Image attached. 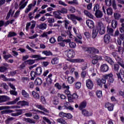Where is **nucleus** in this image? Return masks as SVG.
Returning a JSON list of instances; mask_svg holds the SVG:
<instances>
[{
  "mask_svg": "<svg viewBox=\"0 0 124 124\" xmlns=\"http://www.w3.org/2000/svg\"><path fill=\"white\" fill-rule=\"evenodd\" d=\"M41 73H42V68H41V67H38L36 68L35 72L31 71V80H34L35 76H39V75H41Z\"/></svg>",
  "mask_w": 124,
  "mask_h": 124,
  "instance_id": "1",
  "label": "nucleus"
},
{
  "mask_svg": "<svg viewBox=\"0 0 124 124\" xmlns=\"http://www.w3.org/2000/svg\"><path fill=\"white\" fill-rule=\"evenodd\" d=\"M96 30L100 34H104L105 33V26L101 22L98 23Z\"/></svg>",
  "mask_w": 124,
  "mask_h": 124,
  "instance_id": "2",
  "label": "nucleus"
},
{
  "mask_svg": "<svg viewBox=\"0 0 124 124\" xmlns=\"http://www.w3.org/2000/svg\"><path fill=\"white\" fill-rule=\"evenodd\" d=\"M112 56L114 57V58H115L119 65H120L121 67L123 68H124V62H123V60H122L121 58L118 57V54H117V52H112Z\"/></svg>",
  "mask_w": 124,
  "mask_h": 124,
  "instance_id": "3",
  "label": "nucleus"
},
{
  "mask_svg": "<svg viewBox=\"0 0 124 124\" xmlns=\"http://www.w3.org/2000/svg\"><path fill=\"white\" fill-rule=\"evenodd\" d=\"M67 18L69 20H71L74 22L75 24H76V22H75V20H77L78 21H82V18L81 17H78L74 14H70L67 15Z\"/></svg>",
  "mask_w": 124,
  "mask_h": 124,
  "instance_id": "4",
  "label": "nucleus"
},
{
  "mask_svg": "<svg viewBox=\"0 0 124 124\" xmlns=\"http://www.w3.org/2000/svg\"><path fill=\"white\" fill-rule=\"evenodd\" d=\"M65 54L69 59H72L75 57V52L73 49H68L65 51Z\"/></svg>",
  "mask_w": 124,
  "mask_h": 124,
  "instance_id": "5",
  "label": "nucleus"
},
{
  "mask_svg": "<svg viewBox=\"0 0 124 124\" xmlns=\"http://www.w3.org/2000/svg\"><path fill=\"white\" fill-rule=\"evenodd\" d=\"M117 76L118 77V79H120V80L124 83V71L123 70H120L119 73L117 74Z\"/></svg>",
  "mask_w": 124,
  "mask_h": 124,
  "instance_id": "6",
  "label": "nucleus"
},
{
  "mask_svg": "<svg viewBox=\"0 0 124 124\" xmlns=\"http://www.w3.org/2000/svg\"><path fill=\"white\" fill-rule=\"evenodd\" d=\"M81 114L85 116V117H91V116H93L92 112H89L87 109H82L81 110Z\"/></svg>",
  "mask_w": 124,
  "mask_h": 124,
  "instance_id": "7",
  "label": "nucleus"
},
{
  "mask_svg": "<svg viewBox=\"0 0 124 124\" xmlns=\"http://www.w3.org/2000/svg\"><path fill=\"white\" fill-rule=\"evenodd\" d=\"M105 108H107L108 111H113L114 109V105L112 103L107 102L105 105Z\"/></svg>",
  "mask_w": 124,
  "mask_h": 124,
  "instance_id": "8",
  "label": "nucleus"
},
{
  "mask_svg": "<svg viewBox=\"0 0 124 124\" xmlns=\"http://www.w3.org/2000/svg\"><path fill=\"white\" fill-rule=\"evenodd\" d=\"M86 87L89 90H92L93 88V82L91 79H88L86 80Z\"/></svg>",
  "mask_w": 124,
  "mask_h": 124,
  "instance_id": "9",
  "label": "nucleus"
},
{
  "mask_svg": "<svg viewBox=\"0 0 124 124\" xmlns=\"http://www.w3.org/2000/svg\"><path fill=\"white\" fill-rule=\"evenodd\" d=\"M31 59H36V61H41V60H45L46 57H42L40 55H33L30 56Z\"/></svg>",
  "mask_w": 124,
  "mask_h": 124,
  "instance_id": "10",
  "label": "nucleus"
},
{
  "mask_svg": "<svg viewBox=\"0 0 124 124\" xmlns=\"http://www.w3.org/2000/svg\"><path fill=\"white\" fill-rule=\"evenodd\" d=\"M86 24L90 29H93L94 28V23L93 20L88 19L86 21Z\"/></svg>",
  "mask_w": 124,
  "mask_h": 124,
  "instance_id": "11",
  "label": "nucleus"
},
{
  "mask_svg": "<svg viewBox=\"0 0 124 124\" xmlns=\"http://www.w3.org/2000/svg\"><path fill=\"white\" fill-rule=\"evenodd\" d=\"M26 0H22L19 4V9H24L28 4V1H25Z\"/></svg>",
  "mask_w": 124,
  "mask_h": 124,
  "instance_id": "12",
  "label": "nucleus"
},
{
  "mask_svg": "<svg viewBox=\"0 0 124 124\" xmlns=\"http://www.w3.org/2000/svg\"><path fill=\"white\" fill-rule=\"evenodd\" d=\"M100 70L102 71V72H107V71L109 70V67L108 65H107V64H104L101 65Z\"/></svg>",
  "mask_w": 124,
  "mask_h": 124,
  "instance_id": "13",
  "label": "nucleus"
},
{
  "mask_svg": "<svg viewBox=\"0 0 124 124\" xmlns=\"http://www.w3.org/2000/svg\"><path fill=\"white\" fill-rule=\"evenodd\" d=\"M106 80L103 78H102L101 79L99 78L97 80V84L98 86H99L100 87H102V85H103V84H106Z\"/></svg>",
  "mask_w": 124,
  "mask_h": 124,
  "instance_id": "14",
  "label": "nucleus"
},
{
  "mask_svg": "<svg viewBox=\"0 0 124 124\" xmlns=\"http://www.w3.org/2000/svg\"><path fill=\"white\" fill-rule=\"evenodd\" d=\"M10 98L7 96H0V103H1L2 102H5L6 101H8L9 100Z\"/></svg>",
  "mask_w": 124,
  "mask_h": 124,
  "instance_id": "15",
  "label": "nucleus"
},
{
  "mask_svg": "<svg viewBox=\"0 0 124 124\" xmlns=\"http://www.w3.org/2000/svg\"><path fill=\"white\" fill-rule=\"evenodd\" d=\"M36 107L38 108V109H40V110H42V111H44V112H45V113H49V110H47L43 106L41 105H36Z\"/></svg>",
  "mask_w": 124,
  "mask_h": 124,
  "instance_id": "16",
  "label": "nucleus"
},
{
  "mask_svg": "<svg viewBox=\"0 0 124 124\" xmlns=\"http://www.w3.org/2000/svg\"><path fill=\"white\" fill-rule=\"evenodd\" d=\"M67 61H69L70 62H84V60L80 59H67Z\"/></svg>",
  "mask_w": 124,
  "mask_h": 124,
  "instance_id": "17",
  "label": "nucleus"
},
{
  "mask_svg": "<svg viewBox=\"0 0 124 124\" xmlns=\"http://www.w3.org/2000/svg\"><path fill=\"white\" fill-rule=\"evenodd\" d=\"M17 105H20L22 107H23V106H29V102L26 101H20L17 103Z\"/></svg>",
  "mask_w": 124,
  "mask_h": 124,
  "instance_id": "18",
  "label": "nucleus"
},
{
  "mask_svg": "<svg viewBox=\"0 0 124 124\" xmlns=\"http://www.w3.org/2000/svg\"><path fill=\"white\" fill-rule=\"evenodd\" d=\"M105 60L106 62H107L109 64L111 65H113L114 64V61L112 60V59L108 56L105 57Z\"/></svg>",
  "mask_w": 124,
  "mask_h": 124,
  "instance_id": "19",
  "label": "nucleus"
},
{
  "mask_svg": "<svg viewBox=\"0 0 124 124\" xmlns=\"http://www.w3.org/2000/svg\"><path fill=\"white\" fill-rule=\"evenodd\" d=\"M16 111H17V112L16 113H11V115L12 117H18V116H20L22 114V109H16Z\"/></svg>",
  "mask_w": 124,
  "mask_h": 124,
  "instance_id": "20",
  "label": "nucleus"
},
{
  "mask_svg": "<svg viewBox=\"0 0 124 124\" xmlns=\"http://www.w3.org/2000/svg\"><path fill=\"white\" fill-rule=\"evenodd\" d=\"M89 51H90V53L92 54H93V53H94V54H98V53H99L98 49H96L94 47H90Z\"/></svg>",
  "mask_w": 124,
  "mask_h": 124,
  "instance_id": "21",
  "label": "nucleus"
},
{
  "mask_svg": "<svg viewBox=\"0 0 124 124\" xmlns=\"http://www.w3.org/2000/svg\"><path fill=\"white\" fill-rule=\"evenodd\" d=\"M84 13L87 17H89V18H90L91 19H93V16L87 10H85L84 11Z\"/></svg>",
  "mask_w": 124,
  "mask_h": 124,
  "instance_id": "22",
  "label": "nucleus"
},
{
  "mask_svg": "<svg viewBox=\"0 0 124 124\" xmlns=\"http://www.w3.org/2000/svg\"><path fill=\"white\" fill-rule=\"evenodd\" d=\"M86 106H87V102L86 101H83L80 104L79 109L82 110L83 108H86Z\"/></svg>",
  "mask_w": 124,
  "mask_h": 124,
  "instance_id": "23",
  "label": "nucleus"
},
{
  "mask_svg": "<svg viewBox=\"0 0 124 124\" xmlns=\"http://www.w3.org/2000/svg\"><path fill=\"white\" fill-rule=\"evenodd\" d=\"M53 13L55 18L56 19H62V17L60 16V13L59 12L54 11Z\"/></svg>",
  "mask_w": 124,
  "mask_h": 124,
  "instance_id": "24",
  "label": "nucleus"
},
{
  "mask_svg": "<svg viewBox=\"0 0 124 124\" xmlns=\"http://www.w3.org/2000/svg\"><path fill=\"white\" fill-rule=\"evenodd\" d=\"M104 42L107 44H108L110 42V35L108 34H106L104 36Z\"/></svg>",
  "mask_w": 124,
  "mask_h": 124,
  "instance_id": "25",
  "label": "nucleus"
},
{
  "mask_svg": "<svg viewBox=\"0 0 124 124\" xmlns=\"http://www.w3.org/2000/svg\"><path fill=\"white\" fill-rule=\"evenodd\" d=\"M35 62V60L30 59L27 60L25 62V64H29V65H31V64H33Z\"/></svg>",
  "mask_w": 124,
  "mask_h": 124,
  "instance_id": "26",
  "label": "nucleus"
},
{
  "mask_svg": "<svg viewBox=\"0 0 124 124\" xmlns=\"http://www.w3.org/2000/svg\"><path fill=\"white\" fill-rule=\"evenodd\" d=\"M19 100H20V98L18 97L16 98L14 101L7 103L6 104L7 105H13V104H16V103L17 101H19Z\"/></svg>",
  "mask_w": 124,
  "mask_h": 124,
  "instance_id": "27",
  "label": "nucleus"
},
{
  "mask_svg": "<svg viewBox=\"0 0 124 124\" xmlns=\"http://www.w3.org/2000/svg\"><path fill=\"white\" fill-rule=\"evenodd\" d=\"M35 84L37 86H40L42 84V80L39 78H37L35 80Z\"/></svg>",
  "mask_w": 124,
  "mask_h": 124,
  "instance_id": "28",
  "label": "nucleus"
},
{
  "mask_svg": "<svg viewBox=\"0 0 124 124\" xmlns=\"http://www.w3.org/2000/svg\"><path fill=\"white\" fill-rule=\"evenodd\" d=\"M98 33V30L97 29H94L92 32V38H95L97 36V34Z\"/></svg>",
  "mask_w": 124,
  "mask_h": 124,
  "instance_id": "29",
  "label": "nucleus"
},
{
  "mask_svg": "<svg viewBox=\"0 0 124 124\" xmlns=\"http://www.w3.org/2000/svg\"><path fill=\"white\" fill-rule=\"evenodd\" d=\"M68 3L69 4H72L73 5H78L79 2H78V0H73L72 1H68Z\"/></svg>",
  "mask_w": 124,
  "mask_h": 124,
  "instance_id": "30",
  "label": "nucleus"
},
{
  "mask_svg": "<svg viewBox=\"0 0 124 124\" xmlns=\"http://www.w3.org/2000/svg\"><path fill=\"white\" fill-rule=\"evenodd\" d=\"M52 76H53V75L52 74H50L48 76V78L46 79V82L48 85H51L52 84V79L51 78H52Z\"/></svg>",
  "mask_w": 124,
  "mask_h": 124,
  "instance_id": "31",
  "label": "nucleus"
},
{
  "mask_svg": "<svg viewBox=\"0 0 124 124\" xmlns=\"http://www.w3.org/2000/svg\"><path fill=\"white\" fill-rule=\"evenodd\" d=\"M24 121L26 123H29V124H35V121L31 118H24Z\"/></svg>",
  "mask_w": 124,
  "mask_h": 124,
  "instance_id": "32",
  "label": "nucleus"
},
{
  "mask_svg": "<svg viewBox=\"0 0 124 124\" xmlns=\"http://www.w3.org/2000/svg\"><path fill=\"white\" fill-rule=\"evenodd\" d=\"M95 15L97 18H101V17L103 16L102 12H101L100 11H97L95 14Z\"/></svg>",
  "mask_w": 124,
  "mask_h": 124,
  "instance_id": "33",
  "label": "nucleus"
},
{
  "mask_svg": "<svg viewBox=\"0 0 124 124\" xmlns=\"http://www.w3.org/2000/svg\"><path fill=\"white\" fill-rule=\"evenodd\" d=\"M111 26L113 29H116L118 26V22L116 20H113L111 22Z\"/></svg>",
  "mask_w": 124,
  "mask_h": 124,
  "instance_id": "34",
  "label": "nucleus"
},
{
  "mask_svg": "<svg viewBox=\"0 0 124 124\" xmlns=\"http://www.w3.org/2000/svg\"><path fill=\"white\" fill-rule=\"evenodd\" d=\"M52 64H58L59 63V58H54L51 60Z\"/></svg>",
  "mask_w": 124,
  "mask_h": 124,
  "instance_id": "35",
  "label": "nucleus"
},
{
  "mask_svg": "<svg viewBox=\"0 0 124 124\" xmlns=\"http://www.w3.org/2000/svg\"><path fill=\"white\" fill-rule=\"evenodd\" d=\"M107 13L108 15V16L112 15L113 9H112V8H111V7L108 8L107 9Z\"/></svg>",
  "mask_w": 124,
  "mask_h": 124,
  "instance_id": "36",
  "label": "nucleus"
},
{
  "mask_svg": "<svg viewBox=\"0 0 124 124\" xmlns=\"http://www.w3.org/2000/svg\"><path fill=\"white\" fill-rule=\"evenodd\" d=\"M74 81H75V79L73 77H69L68 78V82L69 84H73V83H74Z\"/></svg>",
  "mask_w": 124,
  "mask_h": 124,
  "instance_id": "37",
  "label": "nucleus"
},
{
  "mask_svg": "<svg viewBox=\"0 0 124 124\" xmlns=\"http://www.w3.org/2000/svg\"><path fill=\"white\" fill-rule=\"evenodd\" d=\"M31 7H32V4H29L25 11V13H29L31 10Z\"/></svg>",
  "mask_w": 124,
  "mask_h": 124,
  "instance_id": "38",
  "label": "nucleus"
},
{
  "mask_svg": "<svg viewBox=\"0 0 124 124\" xmlns=\"http://www.w3.org/2000/svg\"><path fill=\"white\" fill-rule=\"evenodd\" d=\"M57 122L58 123H59V124H67V123H66V121H65L64 119L62 118H59L57 119Z\"/></svg>",
  "mask_w": 124,
  "mask_h": 124,
  "instance_id": "39",
  "label": "nucleus"
},
{
  "mask_svg": "<svg viewBox=\"0 0 124 124\" xmlns=\"http://www.w3.org/2000/svg\"><path fill=\"white\" fill-rule=\"evenodd\" d=\"M32 95L34 98H36V99H39V94L38 93H36V92L33 91L32 92Z\"/></svg>",
  "mask_w": 124,
  "mask_h": 124,
  "instance_id": "40",
  "label": "nucleus"
},
{
  "mask_svg": "<svg viewBox=\"0 0 124 124\" xmlns=\"http://www.w3.org/2000/svg\"><path fill=\"white\" fill-rule=\"evenodd\" d=\"M21 93L24 97L28 98L30 96L29 93H27V92L24 90H22Z\"/></svg>",
  "mask_w": 124,
  "mask_h": 124,
  "instance_id": "41",
  "label": "nucleus"
},
{
  "mask_svg": "<svg viewBox=\"0 0 124 124\" xmlns=\"http://www.w3.org/2000/svg\"><path fill=\"white\" fill-rule=\"evenodd\" d=\"M42 54L45 55L46 56H52V52L50 51L45 50L42 52Z\"/></svg>",
  "mask_w": 124,
  "mask_h": 124,
  "instance_id": "42",
  "label": "nucleus"
},
{
  "mask_svg": "<svg viewBox=\"0 0 124 124\" xmlns=\"http://www.w3.org/2000/svg\"><path fill=\"white\" fill-rule=\"evenodd\" d=\"M104 78L105 80L107 79H110L111 78H113V74H112V73H110V74L106 75L104 76Z\"/></svg>",
  "mask_w": 124,
  "mask_h": 124,
  "instance_id": "43",
  "label": "nucleus"
},
{
  "mask_svg": "<svg viewBox=\"0 0 124 124\" xmlns=\"http://www.w3.org/2000/svg\"><path fill=\"white\" fill-rule=\"evenodd\" d=\"M39 29L40 30H45L47 28V25L45 23H43L39 26Z\"/></svg>",
  "mask_w": 124,
  "mask_h": 124,
  "instance_id": "44",
  "label": "nucleus"
},
{
  "mask_svg": "<svg viewBox=\"0 0 124 124\" xmlns=\"http://www.w3.org/2000/svg\"><path fill=\"white\" fill-rule=\"evenodd\" d=\"M96 95L98 98H101V97H102V91L97 90L96 92Z\"/></svg>",
  "mask_w": 124,
  "mask_h": 124,
  "instance_id": "45",
  "label": "nucleus"
},
{
  "mask_svg": "<svg viewBox=\"0 0 124 124\" xmlns=\"http://www.w3.org/2000/svg\"><path fill=\"white\" fill-rule=\"evenodd\" d=\"M105 2L107 6L110 7L112 5V0H105Z\"/></svg>",
  "mask_w": 124,
  "mask_h": 124,
  "instance_id": "46",
  "label": "nucleus"
},
{
  "mask_svg": "<svg viewBox=\"0 0 124 124\" xmlns=\"http://www.w3.org/2000/svg\"><path fill=\"white\" fill-rule=\"evenodd\" d=\"M82 86V83L80 82H77L75 84V88L76 89H79Z\"/></svg>",
  "mask_w": 124,
  "mask_h": 124,
  "instance_id": "47",
  "label": "nucleus"
},
{
  "mask_svg": "<svg viewBox=\"0 0 124 124\" xmlns=\"http://www.w3.org/2000/svg\"><path fill=\"white\" fill-rule=\"evenodd\" d=\"M114 17L116 20H119L121 18V15L119 13H115L114 14Z\"/></svg>",
  "mask_w": 124,
  "mask_h": 124,
  "instance_id": "48",
  "label": "nucleus"
},
{
  "mask_svg": "<svg viewBox=\"0 0 124 124\" xmlns=\"http://www.w3.org/2000/svg\"><path fill=\"white\" fill-rule=\"evenodd\" d=\"M90 72L92 73L91 76L92 77H93V76H95L96 75V74L95 73V71H94V69L93 68H91Z\"/></svg>",
  "mask_w": 124,
  "mask_h": 124,
  "instance_id": "49",
  "label": "nucleus"
},
{
  "mask_svg": "<svg viewBox=\"0 0 124 124\" xmlns=\"http://www.w3.org/2000/svg\"><path fill=\"white\" fill-rule=\"evenodd\" d=\"M112 6L115 10L117 9V4L116 3V0H112Z\"/></svg>",
  "mask_w": 124,
  "mask_h": 124,
  "instance_id": "50",
  "label": "nucleus"
},
{
  "mask_svg": "<svg viewBox=\"0 0 124 124\" xmlns=\"http://www.w3.org/2000/svg\"><path fill=\"white\" fill-rule=\"evenodd\" d=\"M108 32L110 34V35H114V30L112 28H108Z\"/></svg>",
  "mask_w": 124,
  "mask_h": 124,
  "instance_id": "51",
  "label": "nucleus"
},
{
  "mask_svg": "<svg viewBox=\"0 0 124 124\" xmlns=\"http://www.w3.org/2000/svg\"><path fill=\"white\" fill-rule=\"evenodd\" d=\"M69 46L70 48H75L76 44L73 42H71L69 43Z\"/></svg>",
  "mask_w": 124,
  "mask_h": 124,
  "instance_id": "52",
  "label": "nucleus"
},
{
  "mask_svg": "<svg viewBox=\"0 0 124 124\" xmlns=\"http://www.w3.org/2000/svg\"><path fill=\"white\" fill-rule=\"evenodd\" d=\"M69 11H70L71 13H75V12H76V9L75 7L71 6L70 7Z\"/></svg>",
  "mask_w": 124,
  "mask_h": 124,
  "instance_id": "53",
  "label": "nucleus"
},
{
  "mask_svg": "<svg viewBox=\"0 0 124 124\" xmlns=\"http://www.w3.org/2000/svg\"><path fill=\"white\" fill-rule=\"evenodd\" d=\"M17 34L15 32H10L8 35V37H12L13 36H16Z\"/></svg>",
  "mask_w": 124,
  "mask_h": 124,
  "instance_id": "54",
  "label": "nucleus"
},
{
  "mask_svg": "<svg viewBox=\"0 0 124 124\" xmlns=\"http://www.w3.org/2000/svg\"><path fill=\"white\" fill-rule=\"evenodd\" d=\"M13 112H14V110H13L12 109H7L6 110H4V111H2V114H6V113H13Z\"/></svg>",
  "mask_w": 124,
  "mask_h": 124,
  "instance_id": "55",
  "label": "nucleus"
},
{
  "mask_svg": "<svg viewBox=\"0 0 124 124\" xmlns=\"http://www.w3.org/2000/svg\"><path fill=\"white\" fill-rule=\"evenodd\" d=\"M0 87L5 89V90H8V85L6 83H3L0 84Z\"/></svg>",
  "mask_w": 124,
  "mask_h": 124,
  "instance_id": "56",
  "label": "nucleus"
},
{
  "mask_svg": "<svg viewBox=\"0 0 124 124\" xmlns=\"http://www.w3.org/2000/svg\"><path fill=\"white\" fill-rule=\"evenodd\" d=\"M93 57L98 62L102 60V57L101 56L95 55Z\"/></svg>",
  "mask_w": 124,
  "mask_h": 124,
  "instance_id": "57",
  "label": "nucleus"
},
{
  "mask_svg": "<svg viewBox=\"0 0 124 124\" xmlns=\"http://www.w3.org/2000/svg\"><path fill=\"white\" fill-rule=\"evenodd\" d=\"M57 46L58 47H64L65 46V43L64 42H59L57 44Z\"/></svg>",
  "mask_w": 124,
  "mask_h": 124,
  "instance_id": "58",
  "label": "nucleus"
},
{
  "mask_svg": "<svg viewBox=\"0 0 124 124\" xmlns=\"http://www.w3.org/2000/svg\"><path fill=\"white\" fill-rule=\"evenodd\" d=\"M7 70V68L5 66L0 67V72H4Z\"/></svg>",
  "mask_w": 124,
  "mask_h": 124,
  "instance_id": "59",
  "label": "nucleus"
},
{
  "mask_svg": "<svg viewBox=\"0 0 124 124\" xmlns=\"http://www.w3.org/2000/svg\"><path fill=\"white\" fill-rule=\"evenodd\" d=\"M58 97H60L61 99H65V98H66V96H65V95L59 93H58Z\"/></svg>",
  "mask_w": 124,
  "mask_h": 124,
  "instance_id": "60",
  "label": "nucleus"
},
{
  "mask_svg": "<svg viewBox=\"0 0 124 124\" xmlns=\"http://www.w3.org/2000/svg\"><path fill=\"white\" fill-rule=\"evenodd\" d=\"M66 115V113L63 112H60L59 114V116H60L61 118H65Z\"/></svg>",
  "mask_w": 124,
  "mask_h": 124,
  "instance_id": "61",
  "label": "nucleus"
},
{
  "mask_svg": "<svg viewBox=\"0 0 124 124\" xmlns=\"http://www.w3.org/2000/svg\"><path fill=\"white\" fill-rule=\"evenodd\" d=\"M60 13H62V14H65L67 13V9L66 8H62L60 11Z\"/></svg>",
  "mask_w": 124,
  "mask_h": 124,
  "instance_id": "62",
  "label": "nucleus"
},
{
  "mask_svg": "<svg viewBox=\"0 0 124 124\" xmlns=\"http://www.w3.org/2000/svg\"><path fill=\"white\" fill-rule=\"evenodd\" d=\"M118 51L120 54H124V49L121 46L118 47Z\"/></svg>",
  "mask_w": 124,
  "mask_h": 124,
  "instance_id": "63",
  "label": "nucleus"
},
{
  "mask_svg": "<svg viewBox=\"0 0 124 124\" xmlns=\"http://www.w3.org/2000/svg\"><path fill=\"white\" fill-rule=\"evenodd\" d=\"M72 115L70 114V113H66V115L65 118H66L67 119H68L69 120H70V119H72Z\"/></svg>",
  "mask_w": 124,
  "mask_h": 124,
  "instance_id": "64",
  "label": "nucleus"
}]
</instances>
